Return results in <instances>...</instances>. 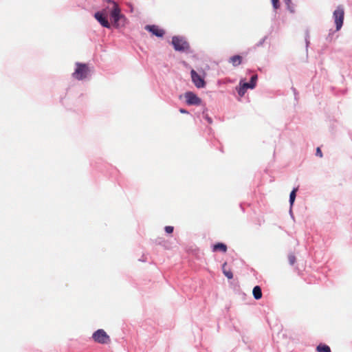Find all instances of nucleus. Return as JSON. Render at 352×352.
<instances>
[{
	"label": "nucleus",
	"mask_w": 352,
	"mask_h": 352,
	"mask_svg": "<svg viewBox=\"0 0 352 352\" xmlns=\"http://www.w3.org/2000/svg\"><path fill=\"white\" fill-rule=\"evenodd\" d=\"M171 44L175 51L186 52L190 49V45L184 37L174 36L172 38Z\"/></svg>",
	"instance_id": "f257e3e1"
},
{
	"label": "nucleus",
	"mask_w": 352,
	"mask_h": 352,
	"mask_svg": "<svg viewBox=\"0 0 352 352\" xmlns=\"http://www.w3.org/2000/svg\"><path fill=\"white\" fill-rule=\"evenodd\" d=\"M92 339L95 342L101 344H108L111 342L109 336L104 329H98L92 334Z\"/></svg>",
	"instance_id": "f03ea898"
},
{
	"label": "nucleus",
	"mask_w": 352,
	"mask_h": 352,
	"mask_svg": "<svg viewBox=\"0 0 352 352\" xmlns=\"http://www.w3.org/2000/svg\"><path fill=\"white\" fill-rule=\"evenodd\" d=\"M344 16V8L342 6H338L333 13V17L336 28V31H338L342 28L343 25Z\"/></svg>",
	"instance_id": "7ed1b4c3"
},
{
	"label": "nucleus",
	"mask_w": 352,
	"mask_h": 352,
	"mask_svg": "<svg viewBox=\"0 0 352 352\" xmlns=\"http://www.w3.org/2000/svg\"><path fill=\"white\" fill-rule=\"evenodd\" d=\"M89 70L86 64L76 63V68L75 72L73 73V77L78 80H83L89 74Z\"/></svg>",
	"instance_id": "20e7f679"
},
{
	"label": "nucleus",
	"mask_w": 352,
	"mask_h": 352,
	"mask_svg": "<svg viewBox=\"0 0 352 352\" xmlns=\"http://www.w3.org/2000/svg\"><path fill=\"white\" fill-rule=\"evenodd\" d=\"M184 96L188 105H200L201 104V99L192 91L186 92Z\"/></svg>",
	"instance_id": "39448f33"
},
{
	"label": "nucleus",
	"mask_w": 352,
	"mask_h": 352,
	"mask_svg": "<svg viewBox=\"0 0 352 352\" xmlns=\"http://www.w3.org/2000/svg\"><path fill=\"white\" fill-rule=\"evenodd\" d=\"M191 78L192 82L197 88H204L206 86L204 79L197 73L196 71L192 69L190 72Z\"/></svg>",
	"instance_id": "423d86ee"
},
{
	"label": "nucleus",
	"mask_w": 352,
	"mask_h": 352,
	"mask_svg": "<svg viewBox=\"0 0 352 352\" xmlns=\"http://www.w3.org/2000/svg\"><path fill=\"white\" fill-rule=\"evenodd\" d=\"M122 17H123V16L120 14V9L117 4H114L111 12V18L113 19L116 26H118V21Z\"/></svg>",
	"instance_id": "0eeeda50"
},
{
	"label": "nucleus",
	"mask_w": 352,
	"mask_h": 352,
	"mask_svg": "<svg viewBox=\"0 0 352 352\" xmlns=\"http://www.w3.org/2000/svg\"><path fill=\"white\" fill-rule=\"evenodd\" d=\"M95 18L98 21V22L105 28H110V24L107 20V19L102 15V13L98 12L95 14Z\"/></svg>",
	"instance_id": "6e6552de"
},
{
	"label": "nucleus",
	"mask_w": 352,
	"mask_h": 352,
	"mask_svg": "<svg viewBox=\"0 0 352 352\" xmlns=\"http://www.w3.org/2000/svg\"><path fill=\"white\" fill-rule=\"evenodd\" d=\"M258 80V75L254 74L251 76L250 82H244L243 85L244 87L247 89H254L256 85V82Z\"/></svg>",
	"instance_id": "1a4fd4ad"
},
{
	"label": "nucleus",
	"mask_w": 352,
	"mask_h": 352,
	"mask_svg": "<svg viewBox=\"0 0 352 352\" xmlns=\"http://www.w3.org/2000/svg\"><path fill=\"white\" fill-rule=\"evenodd\" d=\"M298 190V188H294L292 192H290V195H289V204H290V209H289V212L290 214L292 213V206L294 205V203L295 201V199H296V192Z\"/></svg>",
	"instance_id": "9d476101"
},
{
	"label": "nucleus",
	"mask_w": 352,
	"mask_h": 352,
	"mask_svg": "<svg viewBox=\"0 0 352 352\" xmlns=\"http://www.w3.org/2000/svg\"><path fill=\"white\" fill-rule=\"evenodd\" d=\"M212 251H221L222 252H226L227 251V246L223 243H217L212 246Z\"/></svg>",
	"instance_id": "9b49d317"
},
{
	"label": "nucleus",
	"mask_w": 352,
	"mask_h": 352,
	"mask_svg": "<svg viewBox=\"0 0 352 352\" xmlns=\"http://www.w3.org/2000/svg\"><path fill=\"white\" fill-rule=\"evenodd\" d=\"M242 57L239 55H234L231 56L229 59V62L232 64L234 67L239 65L241 63Z\"/></svg>",
	"instance_id": "f8f14e48"
},
{
	"label": "nucleus",
	"mask_w": 352,
	"mask_h": 352,
	"mask_svg": "<svg viewBox=\"0 0 352 352\" xmlns=\"http://www.w3.org/2000/svg\"><path fill=\"white\" fill-rule=\"evenodd\" d=\"M252 294L256 300H259L262 297V290L260 286L256 285L253 288Z\"/></svg>",
	"instance_id": "ddd939ff"
},
{
	"label": "nucleus",
	"mask_w": 352,
	"mask_h": 352,
	"mask_svg": "<svg viewBox=\"0 0 352 352\" xmlns=\"http://www.w3.org/2000/svg\"><path fill=\"white\" fill-rule=\"evenodd\" d=\"M240 87L237 89L238 94L240 96H243L247 91V88L244 87L243 80H241L239 82Z\"/></svg>",
	"instance_id": "4468645a"
},
{
	"label": "nucleus",
	"mask_w": 352,
	"mask_h": 352,
	"mask_svg": "<svg viewBox=\"0 0 352 352\" xmlns=\"http://www.w3.org/2000/svg\"><path fill=\"white\" fill-rule=\"evenodd\" d=\"M318 352H331V349L328 345L320 344L316 348Z\"/></svg>",
	"instance_id": "2eb2a0df"
},
{
	"label": "nucleus",
	"mask_w": 352,
	"mask_h": 352,
	"mask_svg": "<svg viewBox=\"0 0 352 352\" xmlns=\"http://www.w3.org/2000/svg\"><path fill=\"white\" fill-rule=\"evenodd\" d=\"M285 3L286 4L287 9L290 11V12H294V6L292 3V0H284Z\"/></svg>",
	"instance_id": "dca6fc26"
},
{
	"label": "nucleus",
	"mask_w": 352,
	"mask_h": 352,
	"mask_svg": "<svg viewBox=\"0 0 352 352\" xmlns=\"http://www.w3.org/2000/svg\"><path fill=\"white\" fill-rule=\"evenodd\" d=\"M226 265V263H224L223 265V272L224 274V275L228 278V279H231L233 278V274L231 271H226V270H224V267Z\"/></svg>",
	"instance_id": "f3484780"
},
{
	"label": "nucleus",
	"mask_w": 352,
	"mask_h": 352,
	"mask_svg": "<svg viewBox=\"0 0 352 352\" xmlns=\"http://www.w3.org/2000/svg\"><path fill=\"white\" fill-rule=\"evenodd\" d=\"M164 34V31L155 25V36L162 37Z\"/></svg>",
	"instance_id": "a211bd4d"
},
{
	"label": "nucleus",
	"mask_w": 352,
	"mask_h": 352,
	"mask_svg": "<svg viewBox=\"0 0 352 352\" xmlns=\"http://www.w3.org/2000/svg\"><path fill=\"white\" fill-rule=\"evenodd\" d=\"M289 263L291 265H293L296 262V256L294 254H289L288 256Z\"/></svg>",
	"instance_id": "6ab92c4d"
},
{
	"label": "nucleus",
	"mask_w": 352,
	"mask_h": 352,
	"mask_svg": "<svg viewBox=\"0 0 352 352\" xmlns=\"http://www.w3.org/2000/svg\"><path fill=\"white\" fill-rule=\"evenodd\" d=\"M272 3L274 9L276 10L280 7L279 0H272Z\"/></svg>",
	"instance_id": "aec40b11"
},
{
	"label": "nucleus",
	"mask_w": 352,
	"mask_h": 352,
	"mask_svg": "<svg viewBox=\"0 0 352 352\" xmlns=\"http://www.w3.org/2000/svg\"><path fill=\"white\" fill-rule=\"evenodd\" d=\"M334 33H335V31L331 30L328 36L326 38L327 41H328L329 42H331L333 40V35Z\"/></svg>",
	"instance_id": "412c9836"
},
{
	"label": "nucleus",
	"mask_w": 352,
	"mask_h": 352,
	"mask_svg": "<svg viewBox=\"0 0 352 352\" xmlns=\"http://www.w3.org/2000/svg\"><path fill=\"white\" fill-rule=\"evenodd\" d=\"M166 232L170 234L173 232L174 228L173 226H167L164 228Z\"/></svg>",
	"instance_id": "4be33fe9"
},
{
	"label": "nucleus",
	"mask_w": 352,
	"mask_h": 352,
	"mask_svg": "<svg viewBox=\"0 0 352 352\" xmlns=\"http://www.w3.org/2000/svg\"><path fill=\"white\" fill-rule=\"evenodd\" d=\"M267 36H265L263 37L257 44H256V46L259 47V46H261L264 42L265 41V40L267 39Z\"/></svg>",
	"instance_id": "5701e85b"
},
{
	"label": "nucleus",
	"mask_w": 352,
	"mask_h": 352,
	"mask_svg": "<svg viewBox=\"0 0 352 352\" xmlns=\"http://www.w3.org/2000/svg\"><path fill=\"white\" fill-rule=\"evenodd\" d=\"M146 29L154 34V25H146Z\"/></svg>",
	"instance_id": "b1692460"
},
{
	"label": "nucleus",
	"mask_w": 352,
	"mask_h": 352,
	"mask_svg": "<svg viewBox=\"0 0 352 352\" xmlns=\"http://www.w3.org/2000/svg\"><path fill=\"white\" fill-rule=\"evenodd\" d=\"M316 155L317 156L320 157L322 156V151H321V150H320V148L319 147H318L317 149H316Z\"/></svg>",
	"instance_id": "393cba45"
},
{
	"label": "nucleus",
	"mask_w": 352,
	"mask_h": 352,
	"mask_svg": "<svg viewBox=\"0 0 352 352\" xmlns=\"http://www.w3.org/2000/svg\"><path fill=\"white\" fill-rule=\"evenodd\" d=\"M179 112L181 113H188V111L187 110L184 109H179Z\"/></svg>",
	"instance_id": "a878e982"
},
{
	"label": "nucleus",
	"mask_w": 352,
	"mask_h": 352,
	"mask_svg": "<svg viewBox=\"0 0 352 352\" xmlns=\"http://www.w3.org/2000/svg\"><path fill=\"white\" fill-rule=\"evenodd\" d=\"M206 119L207 120V121L208 122V123H210H210H212V118H210L208 116H206Z\"/></svg>",
	"instance_id": "bb28decb"
},
{
	"label": "nucleus",
	"mask_w": 352,
	"mask_h": 352,
	"mask_svg": "<svg viewBox=\"0 0 352 352\" xmlns=\"http://www.w3.org/2000/svg\"><path fill=\"white\" fill-rule=\"evenodd\" d=\"M293 91H294V94L296 95V89L295 88H292Z\"/></svg>",
	"instance_id": "cd10ccee"
},
{
	"label": "nucleus",
	"mask_w": 352,
	"mask_h": 352,
	"mask_svg": "<svg viewBox=\"0 0 352 352\" xmlns=\"http://www.w3.org/2000/svg\"><path fill=\"white\" fill-rule=\"evenodd\" d=\"M309 43V41L307 39H306L307 47L308 46Z\"/></svg>",
	"instance_id": "c85d7f7f"
}]
</instances>
